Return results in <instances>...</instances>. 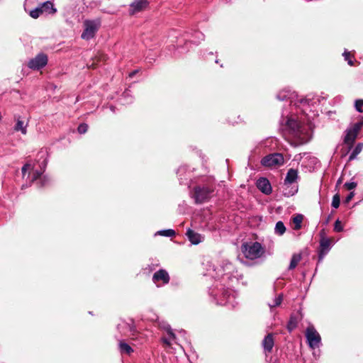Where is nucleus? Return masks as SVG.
I'll return each instance as SVG.
<instances>
[{"label": "nucleus", "instance_id": "nucleus-1", "mask_svg": "<svg viewBox=\"0 0 363 363\" xmlns=\"http://www.w3.org/2000/svg\"><path fill=\"white\" fill-rule=\"evenodd\" d=\"M216 278L220 281L211 291V295L216 300L217 303L222 306H228L234 308L237 302L236 293L231 288L238 283L242 278L233 263L224 260L215 269Z\"/></svg>", "mask_w": 363, "mask_h": 363}, {"label": "nucleus", "instance_id": "nucleus-2", "mask_svg": "<svg viewBox=\"0 0 363 363\" xmlns=\"http://www.w3.org/2000/svg\"><path fill=\"white\" fill-rule=\"evenodd\" d=\"M286 125L291 135L290 144L294 147L305 144L311 139L308 127L302 122V118H295L293 116H286Z\"/></svg>", "mask_w": 363, "mask_h": 363}, {"label": "nucleus", "instance_id": "nucleus-3", "mask_svg": "<svg viewBox=\"0 0 363 363\" xmlns=\"http://www.w3.org/2000/svg\"><path fill=\"white\" fill-rule=\"evenodd\" d=\"M277 99L284 101L285 99L289 100L291 104L295 107H300L302 106V111H305L307 108L306 106L308 105V100L304 98H299L298 94L291 91L289 89H284L280 91L277 95Z\"/></svg>", "mask_w": 363, "mask_h": 363}, {"label": "nucleus", "instance_id": "nucleus-4", "mask_svg": "<svg viewBox=\"0 0 363 363\" xmlns=\"http://www.w3.org/2000/svg\"><path fill=\"white\" fill-rule=\"evenodd\" d=\"M242 252L247 259H255L260 257L264 252L262 245L258 242L250 244H244L242 247Z\"/></svg>", "mask_w": 363, "mask_h": 363}, {"label": "nucleus", "instance_id": "nucleus-5", "mask_svg": "<svg viewBox=\"0 0 363 363\" xmlns=\"http://www.w3.org/2000/svg\"><path fill=\"white\" fill-rule=\"evenodd\" d=\"M38 155L40 156V159H43V160L42 162H39L40 169L35 170L33 172L31 181L34 182L39 180L40 186H44L49 182V179L46 176H43V177H41L47 165V152L45 151H40L38 153Z\"/></svg>", "mask_w": 363, "mask_h": 363}, {"label": "nucleus", "instance_id": "nucleus-6", "mask_svg": "<svg viewBox=\"0 0 363 363\" xmlns=\"http://www.w3.org/2000/svg\"><path fill=\"white\" fill-rule=\"evenodd\" d=\"M101 26L99 19L85 20L84 22V31L82 33V38L89 40L93 38Z\"/></svg>", "mask_w": 363, "mask_h": 363}, {"label": "nucleus", "instance_id": "nucleus-7", "mask_svg": "<svg viewBox=\"0 0 363 363\" xmlns=\"http://www.w3.org/2000/svg\"><path fill=\"white\" fill-rule=\"evenodd\" d=\"M214 186H203L194 189V199L196 203H203L208 201L213 194Z\"/></svg>", "mask_w": 363, "mask_h": 363}, {"label": "nucleus", "instance_id": "nucleus-8", "mask_svg": "<svg viewBox=\"0 0 363 363\" xmlns=\"http://www.w3.org/2000/svg\"><path fill=\"white\" fill-rule=\"evenodd\" d=\"M284 157L280 153L269 154L261 160V164L267 167H276L284 164Z\"/></svg>", "mask_w": 363, "mask_h": 363}, {"label": "nucleus", "instance_id": "nucleus-9", "mask_svg": "<svg viewBox=\"0 0 363 363\" xmlns=\"http://www.w3.org/2000/svg\"><path fill=\"white\" fill-rule=\"evenodd\" d=\"M306 337L311 348L315 349L320 345V336L313 326H308L306 330Z\"/></svg>", "mask_w": 363, "mask_h": 363}, {"label": "nucleus", "instance_id": "nucleus-10", "mask_svg": "<svg viewBox=\"0 0 363 363\" xmlns=\"http://www.w3.org/2000/svg\"><path fill=\"white\" fill-rule=\"evenodd\" d=\"M48 63V56L44 53H39L28 62V67L33 70H38L44 67Z\"/></svg>", "mask_w": 363, "mask_h": 363}, {"label": "nucleus", "instance_id": "nucleus-11", "mask_svg": "<svg viewBox=\"0 0 363 363\" xmlns=\"http://www.w3.org/2000/svg\"><path fill=\"white\" fill-rule=\"evenodd\" d=\"M332 240L325 237H321L320 240L319 261H321L331 247Z\"/></svg>", "mask_w": 363, "mask_h": 363}, {"label": "nucleus", "instance_id": "nucleus-12", "mask_svg": "<svg viewBox=\"0 0 363 363\" xmlns=\"http://www.w3.org/2000/svg\"><path fill=\"white\" fill-rule=\"evenodd\" d=\"M158 325L164 329V330H166L169 335V337L167 338V337H162V342L163 344L166 346V347H169L171 346V341L172 340H176V336L174 334V333L172 332L169 325H168L167 323H164V322H159L158 323Z\"/></svg>", "mask_w": 363, "mask_h": 363}, {"label": "nucleus", "instance_id": "nucleus-13", "mask_svg": "<svg viewBox=\"0 0 363 363\" xmlns=\"http://www.w3.org/2000/svg\"><path fill=\"white\" fill-rule=\"evenodd\" d=\"M149 4L147 0H135L130 5V15H134L136 13L145 10Z\"/></svg>", "mask_w": 363, "mask_h": 363}, {"label": "nucleus", "instance_id": "nucleus-14", "mask_svg": "<svg viewBox=\"0 0 363 363\" xmlns=\"http://www.w3.org/2000/svg\"><path fill=\"white\" fill-rule=\"evenodd\" d=\"M152 280L155 284L161 281L162 284H166L169 281V276L166 270L160 269L154 274Z\"/></svg>", "mask_w": 363, "mask_h": 363}, {"label": "nucleus", "instance_id": "nucleus-15", "mask_svg": "<svg viewBox=\"0 0 363 363\" xmlns=\"http://www.w3.org/2000/svg\"><path fill=\"white\" fill-rule=\"evenodd\" d=\"M257 186L265 194H269L272 191L270 183L266 178L259 179L257 182Z\"/></svg>", "mask_w": 363, "mask_h": 363}, {"label": "nucleus", "instance_id": "nucleus-16", "mask_svg": "<svg viewBox=\"0 0 363 363\" xmlns=\"http://www.w3.org/2000/svg\"><path fill=\"white\" fill-rule=\"evenodd\" d=\"M262 345L264 348V352L266 354L270 353L274 345L273 335L272 333H269L267 336H265V337L262 340Z\"/></svg>", "mask_w": 363, "mask_h": 363}, {"label": "nucleus", "instance_id": "nucleus-17", "mask_svg": "<svg viewBox=\"0 0 363 363\" xmlns=\"http://www.w3.org/2000/svg\"><path fill=\"white\" fill-rule=\"evenodd\" d=\"M186 235L189 241L194 245H197L203 240V237L201 234L196 233L191 229L187 230Z\"/></svg>", "mask_w": 363, "mask_h": 363}, {"label": "nucleus", "instance_id": "nucleus-18", "mask_svg": "<svg viewBox=\"0 0 363 363\" xmlns=\"http://www.w3.org/2000/svg\"><path fill=\"white\" fill-rule=\"evenodd\" d=\"M357 135L358 133L357 132H354V130H353L351 128H348L346 130V135L344 139L345 143L347 144L350 146H352L354 143Z\"/></svg>", "mask_w": 363, "mask_h": 363}, {"label": "nucleus", "instance_id": "nucleus-19", "mask_svg": "<svg viewBox=\"0 0 363 363\" xmlns=\"http://www.w3.org/2000/svg\"><path fill=\"white\" fill-rule=\"evenodd\" d=\"M189 174L190 172H187V169L186 167H180L178 169L177 174L182 184L184 183L189 186L188 182H185V181H187L188 179H190Z\"/></svg>", "mask_w": 363, "mask_h": 363}, {"label": "nucleus", "instance_id": "nucleus-20", "mask_svg": "<svg viewBox=\"0 0 363 363\" xmlns=\"http://www.w3.org/2000/svg\"><path fill=\"white\" fill-rule=\"evenodd\" d=\"M298 178V171L294 169H289L286 178L284 179L285 184H291L294 183Z\"/></svg>", "mask_w": 363, "mask_h": 363}, {"label": "nucleus", "instance_id": "nucleus-21", "mask_svg": "<svg viewBox=\"0 0 363 363\" xmlns=\"http://www.w3.org/2000/svg\"><path fill=\"white\" fill-rule=\"evenodd\" d=\"M28 123H25L19 117L16 119V123L14 126L15 131H20L23 135L27 133Z\"/></svg>", "mask_w": 363, "mask_h": 363}, {"label": "nucleus", "instance_id": "nucleus-22", "mask_svg": "<svg viewBox=\"0 0 363 363\" xmlns=\"http://www.w3.org/2000/svg\"><path fill=\"white\" fill-rule=\"evenodd\" d=\"M43 13H54L56 9L53 7V4L51 1H46L39 5Z\"/></svg>", "mask_w": 363, "mask_h": 363}, {"label": "nucleus", "instance_id": "nucleus-23", "mask_svg": "<svg viewBox=\"0 0 363 363\" xmlns=\"http://www.w3.org/2000/svg\"><path fill=\"white\" fill-rule=\"evenodd\" d=\"M119 350L121 354H130L133 352V348L124 341H120Z\"/></svg>", "mask_w": 363, "mask_h": 363}, {"label": "nucleus", "instance_id": "nucleus-24", "mask_svg": "<svg viewBox=\"0 0 363 363\" xmlns=\"http://www.w3.org/2000/svg\"><path fill=\"white\" fill-rule=\"evenodd\" d=\"M286 231V227L282 221L276 223L274 233L278 235H282Z\"/></svg>", "mask_w": 363, "mask_h": 363}, {"label": "nucleus", "instance_id": "nucleus-25", "mask_svg": "<svg viewBox=\"0 0 363 363\" xmlns=\"http://www.w3.org/2000/svg\"><path fill=\"white\" fill-rule=\"evenodd\" d=\"M363 149V143H358L351 155H350V160H352L361 152Z\"/></svg>", "mask_w": 363, "mask_h": 363}, {"label": "nucleus", "instance_id": "nucleus-26", "mask_svg": "<svg viewBox=\"0 0 363 363\" xmlns=\"http://www.w3.org/2000/svg\"><path fill=\"white\" fill-rule=\"evenodd\" d=\"M301 259V255H298V254H295L292 256V258L291 259V262H290V264H289V269H294L298 263L300 262Z\"/></svg>", "mask_w": 363, "mask_h": 363}, {"label": "nucleus", "instance_id": "nucleus-27", "mask_svg": "<svg viewBox=\"0 0 363 363\" xmlns=\"http://www.w3.org/2000/svg\"><path fill=\"white\" fill-rule=\"evenodd\" d=\"M282 300H283V295L279 294L277 296H276L274 298V300L272 302L268 303L269 307L272 309L274 307L279 306L281 304Z\"/></svg>", "mask_w": 363, "mask_h": 363}, {"label": "nucleus", "instance_id": "nucleus-28", "mask_svg": "<svg viewBox=\"0 0 363 363\" xmlns=\"http://www.w3.org/2000/svg\"><path fill=\"white\" fill-rule=\"evenodd\" d=\"M174 235H175V231L172 229L160 230L155 233V235H162V236H165V237H172Z\"/></svg>", "mask_w": 363, "mask_h": 363}, {"label": "nucleus", "instance_id": "nucleus-29", "mask_svg": "<svg viewBox=\"0 0 363 363\" xmlns=\"http://www.w3.org/2000/svg\"><path fill=\"white\" fill-rule=\"evenodd\" d=\"M302 220L303 216L301 215H298L293 218V223L295 225L294 229L298 230L301 228Z\"/></svg>", "mask_w": 363, "mask_h": 363}, {"label": "nucleus", "instance_id": "nucleus-30", "mask_svg": "<svg viewBox=\"0 0 363 363\" xmlns=\"http://www.w3.org/2000/svg\"><path fill=\"white\" fill-rule=\"evenodd\" d=\"M43 13V12L41 10V8L40 6L30 11V16L33 18H38Z\"/></svg>", "mask_w": 363, "mask_h": 363}, {"label": "nucleus", "instance_id": "nucleus-31", "mask_svg": "<svg viewBox=\"0 0 363 363\" xmlns=\"http://www.w3.org/2000/svg\"><path fill=\"white\" fill-rule=\"evenodd\" d=\"M298 320L296 318L291 316L288 323L287 328L289 331H292L297 326Z\"/></svg>", "mask_w": 363, "mask_h": 363}, {"label": "nucleus", "instance_id": "nucleus-32", "mask_svg": "<svg viewBox=\"0 0 363 363\" xmlns=\"http://www.w3.org/2000/svg\"><path fill=\"white\" fill-rule=\"evenodd\" d=\"M340 200L339 195L335 194L333 198L332 206L335 208H337L340 206Z\"/></svg>", "mask_w": 363, "mask_h": 363}, {"label": "nucleus", "instance_id": "nucleus-33", "mask_svg": "<svg viewBox=\"0 0 363 363\" xmlns=\"http://www.w3.org/2000/svg\"><path fill=\"white\" fill-rule=\"evenodd\" d=\"M363 126V120L358 123H354L350 128L359 133V130Z\"/></svg>", "mask_w": 363, "mask_h": 363}, {"label": "nucleus", "instance_id": "nucleus-34", "mask_svg": "<svg viewBox=\"0 0 363 363\" xmlns=\"http://www.w3.org/2000/svg\"><path fill=\"white\" fill-rule=\"evenodd\" d=\"M362 106H363V99H359L355 101V108L358 112H359V113L363 112Z\"/></svg>", "mask_w": 363, "mask_h": 363}, {"label": "nucleus", "instance_id": "nucleus-35", "mask_svg": "<svg viewBox=\"0 0 363 363\" xmlns=\"http://www.w3.org/2000/svg\"><path fill=\"white\" fill-rule=\"evenodd\" d=\"M77 130L80 134H84L87 131L88 125L86 123H82L79 125Z\"/></svg>", "mask_w": 363, "mask_h": 363}, {"label": "nucleus", "instance_id": "nucleus-36", "mask_svg": "<svg viewBox=\"0 0 363 363\" xmlns=\"http://www.w3.org/2000/svg\"><path fill=\"white\" fill-rule=\"evenodd\" d=\"M334 230L336 231V232H341V231L343 230V227L341 225V222L339 220H337L335 222Z\"/></svg>", "mask_w": 363, "mask_h": 363}, {"label": "nucleus", "instance_id": "nucleus-37", "mask_svg": "<svg viewBox=\"0 0 363 363\" xmlns=\"http://www.w3.org/2000/svg\"><path fill=\"white\" fill-rule=\"evenodd\" d=\"M357 184L356 182H347L345 184V187L348 190H352L356 188Z\"/></svg>", "mask_w": 363, "mask_h": 363}, {"label": "nucleus", "instance_id": "nucleus-38", "mask_svg": "<svg viewBox=\"0 0 363 363\" xmlns=\"http://www.w3.org/2000/svg\"><path fill=\"white\" fill-rule=\"evenodd\" d=\"M33 167L31 166L30 164H26L23 167H22V174L23 175V177L25 176L26 172L28 170H30V169H33Z\"/></svg>", "mask_w": 363, "mask_h": 363}, {"label": "nucleus", "instance_id": "nucleus-39", "mask_svg": "<svg viewBox=\"0 0 363 363\" xmlns=\"http://www.w3.org/2000/svg\"><path fill=\"white\" fill-rule=\"evenodd\" d=\"M343 56H344V57H345V60L347 61V62H348V64H349L350 65H351V66H352V65H353V62H352V61L350 59V53L349 52H346V51H345V52L343 53Z\"/></svg>", "mask_w": 363, "mask_h": 363}, {"label": "nucleus", "instance_id": "nucleus-40", "mask_svg": "<svg viewBox=\"0 0 363 363\" xmlns=\"http://www.w3.org/2000/svg\"><path fill=\"white\" fill-rule=\"evenodd\" d=\"M354 193L353 191L350 192L348 196L346 197L345 199V202L346 203H349L352 199V198L354 197Z\"/></svg>", "mask_w": 363, "mask_h": 363}, {"label": "nucleus", "instance_id": "nucleus-41", "mask_svg": "<svg viewBox=\"0 0 363 363\" xmlns=\"http://www.w3.org/2000/svg\"><path fill=\"white\" fill-rule=\"evenodd\" d=\"M196 37H197L198 38H199L201 40H204V35H203V33H200V32H197V33H196Z\"/></svg>", "mask_w": 363, "mask_h": 363}, {"label": "nucleus", "instance_id": "nucleus-42", "mask_svg": "<svg viewBox=\"0 0 363 363\" xmlns=\"http://www.w3.org/2000/svg\"><path fill=\"white\" fill-rule=\"evenodd\" d=\"M135 72H131V73L130 74V77H133V76L135 74Z\"/></svg>", "mask_w": 363, "mask_h": 363}, {"label": "nucleus", "instance_id": "nucleus-43", "mask_svg": "<svg viewBox=\"0 0 363 363\" xmlns=\"http://www.w3.org/2000/svg\"><path fill=\"white\" fill-rule=\"evenodd\" d=\"M111 109L113 111V107L111 106Z\"/></svg>", "mask_w": 363, "mask_h": 363}]
</instances>
